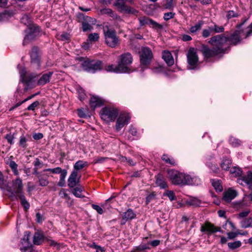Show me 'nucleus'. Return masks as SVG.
Here are the masks:
<instances>
[{
    "instance_id": "nucleus-1",
    "label": "nucleus",
    "mask_w": 252,
    "mask_h": 252,
    "mask_svg": "<svg viewBox=\"0 0 252 252\" xmlns=\"http://www.w3.org/2000/svg\"><path fill=\"white\" fill-rule=\"evenodd\" d=\"M228 37L224 36L223 34L217 35L212 37L209 41V43L213 47H215L216 49H220V52L223 53L225 51L224 46L228 44L227 43Z\"/></svg>"
},
{
    "instance_id": "nucleus-2",
    "label": "nucleus",
    "mask_w": 252,
    "mask_h": 252,
    "mask_svg": "<svg viewBox=\"0 0 252 252\" xmlns=\"http://www.w3.org/2000/svg\"><path fill=\"white\" fill-rule=\"evenodd\" d=\"M186 174L170 169L167 172V177L174 185H185Z\"/></svg>"
},
{
    "instance_id": "nucleus-3",
    "label": "nucleus",
    "mask_w": 252,
    "mask_h": 252,
    "mask_svg": "<svg viewBox=\"0 0 252 252\" xmlns=\"http://www.w3.org/2000/svg\"><path fill=\"white\" fill-rule=\"evenodd\" d=\"M101 119L108 123L114 122L118 115V110L114 107H105L100 112Z\"/></svg>"
},
{
    "instance_id": "nucleus-4",
    "label": "nucleus",
    "mask_w": 252,
    "mask_h": 252,
    "mask_svg": "<svg viewBox=\"0 0 252 252\" xmlns=\"http://www.w3.org/2000/svg\"><path fill=\"white\" fill-rule=\"evenodd\" d=\"M103 32L106 43L112 48L115 47L119 42L115 31L106 27L104 28Z\"/></svg>"
},
{
    "instance_id": "nucleus-5",
    "label": "nucleus",
    "mask_w": 252,
    "mask_h": 252,
    "mask_svg": "<svg viewBox=\"0 0 252 252\" xmlns=\"http://www.w3.org/2000/svg\"><path fill=\"white\" fill-rule=\"evenodd\" d=\"M83 69L89 73H94L102 69V62L98 60H86L82 64Z\"/></svg>"
},
{
    "instance_id": "nucleus-6",
    "label": "nucleus",
    "mask_w": 252,
    "mask_h": 252,
    "mask_svg": "<svg viewBox=\"0 0 252 252\" xmlns=\"http://www.w3.org/2000/svg\"><path fill=\"white\" fill-rule=\"evenodd\" d=\"M133 58L129 53H125L120 56L118 64L123 73L129 72L130 65L132 63Z\"/></svg>"
},
{
    "instance_id": "nucleus-7",
    "label": "nucleus",
    "mask_w": 252,
    "mask_h": 252,
    "mask_svg": "<svg viewBox=\"0 0 252 252\" xmlns=\"http://www.w3.org/2000/svg\"><path fill=\"white\" fill-rule=\"evenodd\" d=\"M187 60L189 65V69H194L198 61V56L196 53V50L193 47L189 48L187 54Z\"/></svg>"
},
{
    "instance_id": "nucleus-8",
    "label": "nucleus",
    "mask_w": 252,
    "mask_h": 252,
    "mask_svg": "<svg viewBox=\"0 0 252 252\" xmlns=\"http://www.w3.org/2000/svg\"><path fill=\"white\" fill-rule=\"evenodd\" d=\"M45 241L48 242L51 246H54L56 244V242L54 240L45 237L43 231H37L34 233L33 238V242L35 245H40Z\"/></svg>"
},
{
    "instance_id": "nucleus-9",
    "label": "nucleus",
    "mask_w": 252,
    "mask_h": 252,
    "mask_svg": "<svg viewBox=\"0 0 252 252\" xmlns=\"http://www.w3.org/2000/svg\"><path fill=\"white\" fill-rule=\"evenodd\" d=\"M114 5L121 12L132 15H136L138 13V11L134 8L126 5L124 0H116Z\"/></svg>"
},
{
    "instance_id": "nucleus-10",
    "label": "nucleus",
    "mask_w": 252,
    "mask_h": 252,
    "mask_svg": "<svg viewBox=\"0 0 252 252\" xmlns=\"http://www.w3.org/2000/svg\"><path fill=\"white\" fill-rule=\"evenodd\" d=\"M153 58L151 50L148 47H143L140 55V63L143 65L147 66L150 63Z\"/></svg>"
},
{
    "instance_id": "nucleus-11",
    "label": "nucleus",
    "mask_w": 252,
    "mask_h": 252,
    "mask_svg": "<svg viewBox=\"0 0 252 252\" xmlns=\"http://www.w3.org/2000/svg\"><path fill=\"white\" fill-rule=\"evenodd\" d=\"M130 117L129 114L122 113L119 116L115 125L116 131H120L125 125H127L130 120Z\"/></svg>"
},
{
    "instance_id": "nucleus-12",
    "label": "nucleus",
    "mask_w": 252,
    "mask_h": 252,
    "mask_svg": "<svg viewBox=\"0 0 252 252\" xmlns=\"http://www.w3.org/2000/svg\"><path fill=\"white\" fill-rule=\"evenodd\" d=\"M29 29V33L27 35H26L24 39V45H25L28 42V41L32 40L34 39L35 37L39 35L40 32V29L38 26L32 25L30 26Z\"/></svg>"
},
{
    "instance_id": "nucleus-13",
    "label": "nucleus",
    "mask_w": 252,
    "mask_h": 252,
    "mask_svg": "<svg viewBox=\"0 0 252 252\" xmlns=\"http://www.w3.org/2000/svg\"><path fill=\"white\" fill-rule=\"evenodd\" d=\"M220 51V49H216L214 47H213L212 49H210L206 46H204L202 49L203 55L207 58H210L221 54Z\"/></svg>"
},
{
    "instance_id": "nucleus-14",
    "label": "nucleus",
    "mask_w": 252,
    "mask_h": 252,
    "mask_svg": "<svg viewBox=\"0 0 252 252\" xmlns=\"http://www.w3.org/2000/svg\"><path fill=\"white\" fill-rule=\"evenodd\" d=\"M200 230L202 232L210 234L220 231V228L215 226L214 224L209 222H206L204 225H202Z\"/></svg>"
},
{
    "instance_id": "nucleus-15",
    "label": "nucleus",
    "mask_w": 252,
    "mask_h": 252,
    "mask_svg": "<svg viewBox=\"0 0 252 252\" xmlns=\"http://www.w3.org/2000/svg\"><path fill=\"white\" fill-rule=\"evenodd\" d=\"M243 32L241 31H235L230 37H228L227 43L236 45L240 41V38L243 36Z\"/></svg>"
},
{
    "instance_id": "nucleus-16",
    "label": "nucleus",
    "mask_w": 252,
    "mask_h": 252,
    "mask_svg": "<svg viewBox=\"0 0 252 252\" xmlns=\"http://www.w3.org/2000/svg\"><path fill=\"white\" fill-rule=\"evenodd\" d=\"M78 172L77 171H73L70 175L68 179V186L70 188H74L79 182V178H77Z\"/></svg>"
},
{
    "instance_id": "nucleus-17",
    "label": "nucleus",
    "mask_w": 252,
    "mask_h": 252,
    "mask_svg": "<svg viewBox=\"0 0 252 252\" xmlns=\"http://www.w3.org/2000/svg\"><path fill=\"white\" fill-rule=\"evenodd\" d=\"M23 183L19 178L13 181L12 188L17 195L23 193Z\"/></svg>"
},
{
    "instance_id": "nucleus-18",
    "label": "nucleus",
    "mask_w": 252,
    "mask_h": 252,
    "mask_svg": "<svg viewBox=\"0 0 252 252\" xmlns=\"http://www.w3.org/2000/svg\"><path fill=\"white\" fill-rule=\"evenodd\" d=\"M200 179L194 175L186 174L185 185H198L200 184Z\"/></svg>"
},
{
    "instance_id": "nucleus-19",
    "label": "nucleus",
    "mask_w": 252,
    "mask_h": 252,
    "mask_svg": "<svg viewBox=\"0 0 252 252\" xmlns=\"http://www.w3.org/2000/svg\"><path fill=\"white\" fill-rule=\"evenodd\" d=\"M237 195L236 190L231 189H229L225 191L223 196V200L227 202H230Z\"/></svg>"
},
{
    "instance_id": "nucleus-20",
    "label": "nucleus",
    "mask_w": 252,
    "mask_h": 252,
    "mask_svg": "<svg viewBox=\"0 0 252 252\" xmlns=\"http://www.w3.org/2000/svg\"><path fill=\"white\" fill-rule=\"evenodd\" d=\"M162 59L168 66H171L174 63V60L171 53L168 51H163Z\"/></svg>"
},
{
    "instance_id": "nucleus-21",
    "label": "nucleus",
    "mask_w": 252,
    "mask_h": 252,
    "mask_svg": "<svg viewBox=\"0 0 252 252\" xmlns=\"http://www.w3.org/2000/svg\"><path fill=\"white\" fill-rule=\"evenodd\" d=\"M31 58L32 63H35L37 67H39L40 65V61L38 54V49L36 47H33L32 48L31 53Z\"/></svg>"
},
{
    "instance_id": "nucleus-22",
    "label": "nucleus",
    "mask_w": 252,
    "mask_h": 252,
    "mask_svg": "<svg viewBox=\"0 0 252 252\" xmlns=\"http://www.w3.org/2000/svg\"><path fill=\"white\" fill-rule=\"evenodd\" d=\"M99 14L100 15H107L114 19L119 18L117 14L115 13L111 9L108 8H104L99 10Z\"/></svg>"
},
{
    "instance_id": "nucleus-23",
    "label": "nucleus",
    "mask_w": 252,
    "mask_h": 252,
    "mask_svg": "<svg viewBox=\"0 0 252 252\" xmlns=\"http://www.w3.org/2000/svg\"><path fill=\"white\" fill-rule=\"evenodd\" d=\"M53 74V72H48L43 74L37 81L38 85H44L49 82L50 78Z\"/></svg>"
},
{
    "instance_id": "nucleus-24",
    "label": "nucleus",
    "mask_w": 252,
    "mask_h": 252,
    "mask_svg": "<svg viewBox=\"0 0 252 252\" xmlns=\"http://www.w3.org/2000/svg\"><path fill=\"white\" fill-rule=\"evenodd\" d=\"M135 217V215L133 212L131 210H128L126 212L124 213L121 223L122 224H124L126 223V221L133 219Z\"/></svg>"
},
{
    "instance_id": "nucleus-25",
    "label": "nucleus",
    "mask_w": 252,
    "mask_h": 252,
    "mask_svg": "<svg viewBox=\"0 0 252 252\" xmlns=\"http://www.w3.org/2000/svg\"><path fill=\"white\" fill-rule=\"evenodd\" d=\"M156 184L161 189H165L167 188V185L165 182V179L160 175L156 176Z\"/></svg>"
},
{
    "instance_id": "nucleus-26",
    "label": "nucleus",
    "mask_w": 252,
    "mask_h": 252,
    "mask_svg": "<svg viewBox=\"0 0 252 252\" xmlns=\"http://www.w3.org/2000/svg\"><path fill=\"white\" fill-rule=\"evenodd\" d=\"M102 103V100L96 96H93L90 99V105L93 109L96 107L100 106Z\"/></svg>"
},
{
    "instance_id": "nucleus-27",
    "label": "nucleus",
    "mask_w": 252,
    "mask_h": 252,
    "mask_svg": "<svg viewBox=\"0 0 252 252\" xmlns=\"http://www.w3.org/2000/svg\"><path fill=\"white\" fill-rule=\"evenodd\" d=\"M19 73L21 76V80L23 83H28L33 79L32 76H27L26 72L24 68L20 69Z\"/></svg>"
},
{
    "instance_id": "nucleus-28",
    "label": "nucleus",
    "mask_w": 252,
    "mask_h": 252,
    "mask_svg": "<svg viewBox=\"0 0 252 252\" xmlns=\"http://www.w3.org/2000/svg\"><path fill=\"white\" fill-rule=\"evenodd\" d=\"M105 70L108 72H112L115 73H123L119 66L113 64H109L105 66Z\"/></svg>"
},
{
    "instance_id": "nucleus-29",
    "label": "nucleus",
    "mask_w": 252,
    "mask_h": 252,
    "mask_svg": "<svg viewBox=\"0 0 252 252\" xmlns=\"http://www.w3.org/2000/svg\"><path fill=\"white\" fill-rule=\"evenodd\" d=\"M161 159L163 161L167 164H169L172 166L176 165V162L173 158L168 156L167 155L164 154L161 157Z\"/></svg>"
},
{
    "instance_id": "nucleus-30",
    "label": "nucleus",
    "mask_w": 252,
    "mask_h": 252,
    "mask_svg": "<svg viewBox=\"0 0 252 252\" xmlns=\"http://www.w3.org/2000/svg\"><path fill=\"white\" fill-rule=\"evenodd\" d=\"M21 244L23 247H21L20 250L24 252L27 251L29 246L28 235H25L23 239L21 240Z\"/></svg>"
},
{
    "instance_id": "nucleus-31",
    "label": "nucleus",
    "mask_w": 252,
    "mask_h": 252,
    "mask_svg": "<svg viewBox=\"0 0 252 252\" xmlns=\"http://www.w3.org/2000/svg\"><path fill=\"white\" fill-rule=\"evenodd\" d=\"M243 180L249 186V188L252 189V172L249 171L247 175L243 177Z\"/></svg>"
},
{
    "instance_id": "nucleus-32",
    "label": "nucleus",
    "mask_w": 252,
    "mask_h": 252,
    "mask_svg": "<svg viewBox=\"0 0 252 252\" xmlns=\"http://www.w3.org/2000/svg\"><path fill=\"white\" fill-rule=\"evenodd\" d=\"M210 27L212 33H221L224 31V28L223 26H220L216 24L210 26Z\"/></svg>"
},
{
    "instance_id": "nucleus-33",
    "label": "nucleus",
    "mask_w": 252,
    "mask_h": 252,
    "mask_svg": "<svg viewBox=\"0 0 252 252\" xmlns=\"http://www.w3.org/2000/svg\"><path fill=\"white\" fill-rule=\"evenodd\" d=\"M204 22L202 21H199L194 26H192L189 29V31L191 33H194L200 30L203 25Z\"/></svg>"
},
{
    "instance_id": "nucleus-34",
    "label": "nucleus",
    "mask_w": 252,
    "mask_h": 252,
    "mask_svg": "<svg viewBox=\"0 0 252 252\" xmlns=\"http://www.w3.org/2000/svg\"><path fill=\"white\" fill-rule=\"evenodd\" d=\"M230 173L233 177H236L241 176L242 171L239 167L234 166L230 169Z\"/></svg>"
},
{
    "instance_id": "nucleus-35",
    "label": "nucleus",
    "mask_w": 252,
    "mask_h": 252,
    "mask_svg": "<svg viewBox=\"0 0 252 252\" xmlns=\"http://www.w3.org/2000/svg\"><path fill=\"white\" fill-rule=\"evenodd\" d=\"M87 165V162L83 160H79L77 161L74 165L73 171H77L83 168Z\"/></svg>"
},
{
    "instance_id": "nucleus-36",
    "label": "nucleus",
    "mask_w": 252,
    "mask_h": 252,
    "mask_svg": "<svg viewBox=\"0 0 252 252\" xmlns=\"http://www.w3.org/2000/svg\"><path fill=\"white\" fill-rule=\"evenodd\" d=\"M21 201V203L22 205V206L24 207V208L26 210H27L30 207V204L27 201L25 196L24 195L23 193L19 194L17 195Z\"/></svg>"
},
{
    "instance_id": "nucleus-37",
    "label": "nucleus",
    "mask_w": 252,
    "mask_h": 252,
    "mask_svg": "<svg viewBox=\"0 0 252 252\" xmlns=\"http://www.w3.org/2000/svg\"><path fill=\"white\" fill-rule=\"evenodd\" d=\"M243 228L252 227V217L247 218L241 221Z\"/></svg>"
},
{
    "instance_id": "nucleus-38",
    "label": "nucleus",
    "mask_w": 252,
    "mask_h": 252,
    "mask_svg": "<svg viewBox=\"0 0 252 252\" xmlns=\"http://www.w3.org/2000/svg\"><path fill=\"white\" fill-rule=\"evenodd\" d=\"M231 162L228 159H223L220 163V167L222 169L224 170H228L230 166Z\"/></svg>"
},
{
    "instance_id": "nucleus-39",
    "label": "nucleus",
    "mask_w": 252,
    "mask_h": 252,
    "mask_svg": "<svg viewBox=\"0 0 252 252\" xmlns=\"http://www.w3.org/2000/svg\"><path fill=\"white\" fill-rule=\"evenodd\" d=\"M8 164L13 171L14 175H18L19 172L17 169L18 165L16 163V162L14 161H10Z\"/></svg>"
},
{
    "instance_id": "nucleus-40",
    "label": "nucleus",
    "mask_w": 252,
    "mask_h": 252,
    "mask_svg": "<svg viewBox=\"0 0 252 252\" xmlns=\"http://www.w3.org/2000/svg\"><path fill=\"white\" fill-rule=\"evenodd\" d=\"M99 37V34L97 33L90 34L88 36L87 41H89L91 43L95 42L98 40Z\"/></svg>"
},
{
    "instance_id": "nucleus-41",
    "label": "nucleus",
    "mask_w": 252,
    "mask_h": 252,
    "mask_svg": "<svg viewBox=\"0 0 252 252\" xmlns=\"http://www.w3.org/2000/svg\"><path fill=\"white\" fill-rule=\"evenodd\" d=\"M212 185L214 187V188L215 189L216 191H222V187L219 181H216V180H213L212 181Z\"/></svg>"
},
{
    "instance_id": "nucleus-42",
    "label": "nucleus",
    "mask_w": 252,
    "mask_h": 252,
    "mask_svg": "<svg viewBox=\"0 0 252 252\" xmlns=\"http://www.w3.org/2000/svg\"><path fill=\"white\" fill-rule=\"evenodd\" d=\"M82 191V189L80 187H76L72 190V193L77 197L82 198L84 196L82 195L81 192Z\"/></svg>"
},
{
    "instance_id": "nucleus-43",
    "label": "nucleus",
    "mask_w": 252,
    "mask_h": 252,
    "mask_svg": "<svg viewBox=\"0 0 252 252\" xmlns=\"http://www.w3.org/2000/svg\"><path fill=\"white\" fill-rule=\"evenodd\" d=\"M231 145L235 147H238L241 145V141L235 137H231L229 140Z\"/></svg>"
},
{
    "instance_id": "nucleus-44",
    "label": "nucleus",
    "mask_w": 252,
    "mask_h": 252,
    "mask_svg": "<svg viewBox=\"0 0 252 252\" xmlns=\"http://www.w3.org/2000/svg\"><path fill=\"white\" fill-rule=\"evenodd\" d=\"M227 245L230 249L234 250L240 247L241 245V243L240 241H237L231 243H228Z\"/></svg>"
},
{
    "instance_id": "nucleus-45",
    "label": "nucleus",
    "mask_w": 252,
    "mask_h": 252,
    "mask_svg": "<svg viewBox=\"0 0 252 252\" xmlns=\"http://www.w3.org/2000/svg\"><path fill=\"white\" fill-rule=\"evenodd\" d=\"M163 195L168 197L170 201H173L176 199V197L175 195V194L174 192L172 190H166L164 193Z\"/></svg>"
},
{
    "instance_id": "nucleus-46",
    "label": "nucleus",
    "mask_w": 252,
    "mask_h": 252,
    "mask_svg": "<svg viewBox=\"0 0 252 252\" xmlns=\"http://www.w3.org/2000/svg\"><path fill=\"white\" fill-rule=\"evenodd\" d=\"M27 141L28 139L24 135H22L20 138L19 146L23 148H26L28 146Z\"/></svg>"
},
{
    "instance_id": "nucleus-47",
    "label": "nucleus",
    "mask_w": 252,
    "mask_h": 252,
    "mask_svg": "<svg viewBox=\"0 0 252 252\" xmlns=\"http://www.w3.org/2000/svg\"><path fill=\"white\" fill-rule=\"evenodd\" d=\"M37 177L39 179V185L42 187H45L48 185L49 181L47 178H43L40 176H38Z\"/></svg>"
},
{
    "instance_id": "nucleus-48",
    "label": "nucleus",
    "mask_w": 252,
    "mask_h": 252,
    "mask_svg": "<svg viewBox=\"0 0 252 252\" xmlns=\"http://www.w3.org/2000/svg\"><path fill=\"white\" fill-rule=\"evenodd\" d=\"M77 92L79 99L81 101L84 100L86 97V94L84 93V91L82 89L79 88L77 90Z\"/></svg>"
},
{
    "instance_id": "nucleus-49",
    "label": "nucleus",
    "mask_w": 252,
    "mask_h": 252,
    "mask_svg": "<svg viewBox=\"0 0 252 252\" xmlns=\"http://www.w3.org/2000/svg\"><path fill=\"white\" fill-rule=\"evenodd\" d=\"M39 105V102L38 101H35L32 103L30 105H29L27 110L29 111H34L36 107H38Z\"/></svg>"
},
{
    "instance_id": "nucleus-50",
    "label": "nucleus",
    "mask_w": 252,
    "mask_h": 252,
    "mask_svg": "<svg viewBox=\"0 0 252 252\" xmlns=\"http://www.w3.org/2000/svg\"><path fill=\"white\" fill-rule=\"evenodd\" d=\"M82 28L84 32L87 31H91L93 29L92 26L86 22H84L82 24Z\"/></svg>"
},
{
    "instance_id": "nucleus-51",
    "label": "nucleus",
    "mask_w": 252,
    "mask_h": 252,
    "mask_svg": "<svg viewBox=\"0 0 252 252\" xmlns=\"http://www.w3.org/2000/svg\"><path fill=\"white\" fill-rule=\"evenodd\" d=\"M212 33V32L210 30V27L209 26L207 29H204L202 31V36L204 38H207L209 37Z\"/></svg>"
},
{
    "instance_id": "nucleus-52",
    "label": "nucleus",
    "mask_w": 252,
    "mask_h": 252,
    "mask_svg": "<svg viewBox=\"0 0 252 252\" xmlns=\"http://www.w3.org/2000/svg\"><path fill=\"white\" fill-rule=\"evenodd\" d=\"M44 171H50L53 173L59 174L61 172V168L58 167L55 168H48L44 170Z\"/></svg>"
},
{
    "instance_id": "nucleus-53",
    "label": "nucleus",
    "mask_w": 252,
    "mask_h": 252,
    "mask_svg": "<svg viewBox=\"0 0 252 252\" xmlns=\"http://www.w3.org/2000/svg\"><path fill=\"white\" fill-rule=\"evenodd\" d=\"M145 23L147 24L152 25L154 27H159L160 26L158 24L157 22L154 21L152 19H149V18H146L145 19Z\"/></svg>"
},
{
    "instance_id": "nucleus-54",
    "label": "nucleus",
    "mask_w": 252,
    "mask_h": 252,
    "mask_svg": "<svg viewBox=\"0 0 252 252\" xmlns=\"http://www.w3.org/2000/svg\"><path fill=\"white\" fill-rule=\"evenodd\" d=\"M175 13L173 12L165 13L164 15L163 18L165 21H168L174 17Z\"/></svg>"
},
{
    "instance_id": "nucleus-55",
    "label": "nucleus",
    "mask_w": 252,
    "mask_h": 252,
    "mask_svg": "<svg viewBox=\"0 0 252 252\" xmlns=\"http://www.w3.org/2000/svg\"><path fill=\"white\" fill-rule=\"evenodd\" d=\"M208 166L215 173H218L219 171V168L216 164L209 163Z\"/></svg>"
},
{
    "instance_id": "nucleus-56",
    "label": "nucleus",
    "mask_w": 252,
    "mask_h": 252,
    "mask_svg": "<svg viewBox=\"0 0 252 252\" xmlns=\"http://www.w3.org/2000/svg\"><path fill=\"white\" fill-rule=\"evenodd\" d=\"M92 207L94 210H96L98 214L101 215L103 213V210L102 208L99 206L95 204H92Z\"/></svg>"
},
{
    "instance_id": "nucleus-57",
    "label": "nucleus",
    "mask_w": 252,
    "mask_h": 252,
    "mask_svg": "<svg viewBox=\"0 0 252 252\" xmlns=\"http://www.w3.org/2000/svg\"><path fill=\"white\" fill-rule=\"evenodd\" d=\"M189 203L190 205L194 206H198L200 204L199 200L195 198L190 199Z\"/></svg>"
},
{
    "instance_id": "nucleus-58",
    "label": "nucleus",
    "mask_w": 252,
    "mask_h": 252,
    "mask_svg": "<svg viewBox=\"0 0 252 252\" xmlns=\"http://www.w3.org/2000/svg\"><path fill=\"white\" fill-rule=\"evenodd\" d=\"M181 39L183 41H189L192 40L191 37L188 34L181 35Z\"/></svg>"
},
{
    "instance_id": "nucleus-59",
    "label": "nucleus",
    "mask_w": 252,
    "mask_h": 252,
    "mask_svg": "<svg viewBox=\"0 0 252 252\" xmlns=\"http://www.w3.org/2000/svg\"><path fill=\"white\" fill-rule=\"evenodd\" d=\"M238 16V14L233 11L230 10L228 11L227 17L228 19L236 17Z\"/></svg>"
},
{
    "instance_id": "nucleus-60",
    "label": "nucleus",
    "mask_w": 252,
    "mask_h": 252,
    "mask_svg": "<svg viewBox=\"0 0 252 252\" xmlns=\"http://www.w3.org/2000/svg\"><path fill=\"white\" fill-rule=\"evenodd\" d=\"M60 179L62 180H65L66 176L67 175V171L66 170H62L61 169V172H60Z\"/></svg>"
},
{
    "instance_id": "nucleus-61",
    "label": "nucleus",
    "mask_w": 252,
    "mask_h": 252,
    "mask_svg": "<svg viewBox=\"0 0 252 252\" xmlns=\"http://www.w3.org/2000/svg\"><path fill=\"white\" fill-rule=\"evenodd\" d=\"M155 197V194L154 193L150 194L146 197V203L148 204L152 200L154 199Z\"/></svg>"
},
{
    "instance_id": "nucleus-62",
    "label": "nucleus",
    "mask_w": 252,
    "mask_h": 252,
    "mask_svg": "<svg viewBox=\"0 0 252 252\" xmlns=\"http://www.w3.org/2000/svg\"><path fill=\"white\" fill-rule=\"evenodd\" d=\"M147 249V247L144 245L138 246L134 252H142Z\"/></svg>"
},
{
    "instance_id": "nucleus-63",
    "label": "nucleus",
    "mask_w": 252,
    "mask_h": 252,
    "mask_svg": "<svg viewBox=\"0 0 252 252\" xmlns=\"http://www.w3.org/2000/svg\"><path fill=\"white\" fill-rule=\"evenodd\" d=\"M6 139H7L8 143H9L10 144H12L13 143V136L11 134H7L5 136Z\"/></svg>"
},
{
    "instance_id": "nucleus-64",
    "label": "nucleus",
    "mask_w": 252,
    "mask_h": 252,
    "mask_svg": "<svg viewBox=\"0 0 252 252\" xmlns=\"http://www.w3.org/2000/svg\"><path fill=\"white\" fill-rule=\"evenodd\" d=\"M60 195L63 198H67L68 195L66 192V190L64 189H62L60 192Z\"/></svg>"
}]
</instances>
